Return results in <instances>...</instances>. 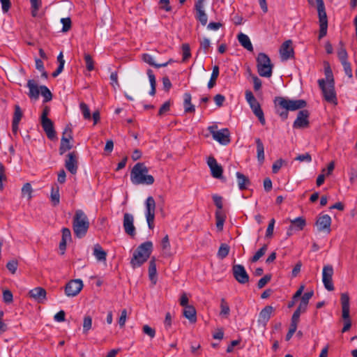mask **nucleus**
I'll return each instance as SVG.
<instances>
[{
  "label": "nucleus",
  "instance_id": "obj_44",
  "mask_svg": "<svg viewBox=\"0 0 357 357\" xmlns=\"http://www.w3.org/2000/svg\"><path fill=\"white\" fill-rule=\"evenodd\" d=\"M215 219H216V227L219 231H222L223 229L224 222L225 220V216L222 214L220 211L215 212Z\"/></svg>",
  "mask_w": 357,
  "mask_h": 357
},
{
  "label": "nucleus",
  "instance_id": "obj_60",
  "mask_svg": "<svg viewBox=\"0 0 357 357\" xmlns=\"http://www.w3.org/2000/svg\"><path fill=\"white\" fill-rule=\"evenodd\" d=\"M111 85L116 90L117 87H119V83L118 81V73L116 71L112 72L110 75Z\"/></svg>",
  "mask_w": 357,
  "mask_h": 357
},
{
  "label": "nucleus",
  "instance_id": "obj_50",
  "mask_svg": "<svg viewBox=\"0 0 357 357\" xmlns=\"http://www.w3.org/2000/svg\"><path fill=\"white\" fill-rule=\"evenodd\" d=\"M22 117V112L19 105H16L15 106V112L13 118V121L15 122V124H19L21 119Z\"/></svg>",
  "mask_w": 357,
  "mask_h": 357
},
{
  "label": "nucleus",
  "instance_id": "obj_2",
  "mask_svg": "<svg viewBox=\"0 0 357 357\" xmlns=\"http://www.w3.org/2000/svg\"><path fill=\"white\" fill-rule=\"evenodd\" d=\"M130 181L134 185H152L155 179L149 174V169L143 162H137L130 172Z\"/></svg>",
  "mask_w": 357,
  "mask_h": 357
},
{
  "label": "nucleus",
  "instance_id": "obj_15",
  "mask_svg": "<svg viewBox=\"0 0 357 357\" xmlns=\"http://www.w3.org/2000/svg\"><path fill=\"white\" fill-rule=\"evenodd\" d=\"M232 272L234 278L240 284H245L249 282V275L243 265H234L232 267Z\"/></svg>",
  "mask_w": 357,
  "mask_h": 357
},
{
  "label": "nucleus",
  "instance_id": "obj_19",
  "mask_svg": "<svg viewBox=\"0 0 357 357\" xmlns=\"http://www.w3.org/2000/svg\"><path fill=\"white\" fill-rule=\"evenodd\" d=\"M331 218L327 214L320 215L316 222L318 230L319 231H324L326 234H329L331 232Z\"/></svg>",
  "mask_w": 357,
  "mask_h": 357
},
{
  "label": "nucleus",
  "instance_id": "obj_32",
  "mask_svg": "<svg viewBox=\"0 0 357 357\" xmlns=\"http://www.w3.org/2000/svg\"><path fill=\"white\" fill-rule=\"evenodd\" d=\"M183 106L185 113H194L195 111V106L191 103L192 96L189 93H185L183 96Z\"/></svg>",
  "mask_w": 357,
  "mask_h": 357
},
{
  "label": "nucleus",
  "instance_id": "obj_1",
  "mask_svg": "<svg viewBox=\"0 0 357 357\" xmlns=\"http://www.w3.org/2000/svg\"><path fill=\"white\" fill-rule=\"evenodd\" d=\"M273 102L275 113L279 115L282 120H286L288 118L289 111H296L307 106V102L304 100H291L282 96L275 97Z\"/></svg>",
  "mask_w": 357,
  "mask_h": 357
},
{
  "label": "nucleus",
  "instance_id": "obj_17",
  "mask_svg": "<svg viewBox=\"0 0 357 357\" xmlns=\"http://www.w3.org/2000/svg\"><path fill=\"white\" fill-rule=\"evenodd\" d=\"M77 153L76 151L69 153L66 155L65 167L72 174H75L78 167Z\"/></svg>",
  "mask_w": 357,
  "mask_h": 357
},
{
  "label": "nucleus",
  "instance_id": "obj_43",
  "mask_svg": "<svg viewBox=\"0 0 357 357\" xmlns=\"http://www.w3.org/2000/svg\"><path fill=\"white\" fill-rule=\"evenodd\" d=\"M268 249L267 245H264L250 259V261L255 263L261 257L264 255Z\"/></svg>",
  "mask_w": 357,
  "mask_h": 357
},
{
  "label": "nucleus",
  "instance_id": "obj_49",
  "mask_svg": "<svg viewBox=\"0 0 357 357\" xmlns=\"http://www.w3.org/2000/svg\"><path fill=\"white\" fill-rule=\"evenodd\" d=\"M92 327V319L90 316H85L83 320V332L87 333Z\"/></svg>",
  "mask_w": 357,
  "mask_h": 357
},
{
  "label": "nucleus",
  "instance_id": "obj_21",
  "mask_svg": "<svg viewBox=\"0 0 357 357\" xmlns=\"http://www.w3.org/2000/svg\"><path fill=\"white\" fill-rule=\"evenodd\" d=\"M46 290L40 287L33 288L29 291V296L39 303H43L46 301Z\"/></svg>",
  "mask_w": 357,
  "mask_h": 357
},
{
  "label": "nucleus",
  "instance_id": "obj_20",
  "mask_svg": "<svg viewBox=\"0 0 357 357\" xmlns=\"http://www.w3.org/2000/svg\"><path fill=\"white\" fill-rule=\"evenodd\" d=\"M292 42L291 40H286L282 43L280 49V54L282 61H287L289 59L294 58V52L291 47Z\"/></svg>",
  "mask_w": 357,
  "mask_h": 357
},
{
  "label": "nucleus",
  "instance_id": "obj_10",
  "mask_svg": "<svg viewBox=\"0 0 357 357\" xmlns=\"http://www.w3.org/2000/svg\"><path fill=\"white\" fill-rule=\"evenodd\" d=\"M146 218L149 228L152 229L154 227L155 202L153 197H148L146 202Z\"/></svg>",
  "mask_w": 357,
  "mask_h": 357
},
{
  "label": "nucleus",
  "instance_id": "obj_54",
  "mask_svg": "<svg viewBox=\"0 0 357 357\" xmlns=\"http://www.w3.org/2000/svg\"><path fill=\"white\" fill-rule=\"evenodd\" d=\"M18 267V261L16 259L9 261L6 264V268L12 273L15 274Z\"/></svg>",
  "mask_w": 357,
  "mask_h": 357
},
{
  "label": "nucleus",
  "instance_id": "obj_27",
  "mask_svg": "<svg viewBox=\"0 0 357 357\" xmlns=\"http://www.w3.org/2000/svg\"><path fill=\"white\" fill-rule=\"evenodd\" d=\"M273 310L274 309L272 306H266L259 312L258 321L266 324L270 319Z\"/></svg>",
  "mask_w": 357,
  "mask_h": 357
},
{
  "label": "nucleus",
  "instance_id": "obj_61",
  "mask_svg": "<svg viewBox=\"0 0 357 357\" xmlns=\"http://www.w3.org/2000/svg\"><path fill=\"white\" fill-rule=\"evenodd\" d=\"M13 296L12 292L8 289L3 290V302H5L6 303H10L13 302Z\"/></svg>",
  "mask_w": 357,
  "mask_h": 357
},
{
  "label": "nucleus",
  "instance_id": "obj_6",
  "mask_svg": "<svg viewBox=\"0 0 357 357\" xmlns=\"http://www.w3.org/2000/svg\"><path fill=\"white\" fill-rule=\"evenodd\" d=\"M257 72L261 77H270L273 73V65L269 56L263 52L258 54L257 59Z\"/></svg>",
  "mask_w": 357,
  "mask_h": 357
},
{
  "label": "nucleus",
  "instance_id": "obj_45",
  "mask_svg": "<svg viewBox=\"0 0 357 357\" xmlns=\"http://www.w3.org/2000/svg\"><path fill=\"white\" fill-rule=\"evenodd\" d=\"M84 59L86 64V68L89 71H92L94 70V61L91 57V56L88 53H84Z\"/></svg>",
  "mask_w": 357,
  "mask_h": 357
},
{
  "label": "nucleus",
  "instance_id": "obj_5",
  "mask_svg": "<svg viewBox=\"0 0 357 357\" xmlns=\"http://www.w3.org/2000/svg\"><path fill=\"white\" fill-rule=\"evenodd\" d=\"M308 1L311 5H314V3H316L317 6L319 22V39L320 40L326 36L328 29V19L324 3L323 0H308Z\"/></svg>",
  "mask_w": 357,
  "mask_h": 357
},
{
  "label": "nucleus",
  "instance_id": "obj_36",
  "mask_svg": "<svg viewBox=\"0 0 357 357\" xmlns=\"http://www.w3.org/2000/svg\"><path fill=\"white\" fill-rule=\"evenodd\" d=\"M147 75L149 77V79L151 84V90L149 91V94L151 96H154L155 94L156 91V80L155 75L153 74V72L152 70L149 69L147 70Z\"/></svg>",
  "mask_w": 357,
  "mask_h": 357
},
{
  "label": "nucleus",
  "instance_id": "obj_4",
  "mask_svg": "<svg viewBox=\"0 0 357 357\" xmlns=\"http://www.w3.org/2000/svg\"><path fill=\"white\" fill-rule=\"evenodd\" d=\"M153 250L151 241H146L139 245L133 253L130 265L133 268L140 267L149 258Z\"/></svg>",
  "mask_w": 357,
  "mask_h": 357
},
{
  "label": "nucleus",
  "instance_id": "obj_35",
  "mask_svg": "<svg viewBox=\"0 0 357 357\" xmlns=\"http://www.w3.org/2000/svg\"><path fill=\"white\" fill-rule=\"evenodd\" d=\"M93 255L98 261H102L106 260L107 253L99 244L95 245Z\"/></svg>",
  "mask_w": 357,
  "mask_h": 357
},
{
  "label": "nucleus",
  "instance_id": "obj_22",
  "mask_svg": "<svg viewBox=\"0 0 357 357\" xmlns=\"http://www.w3.org/2000/svg\"><path fill=\"white\" fill-rule=\"evenodd\" d=\"M207 164L211 169V175L216 178H220L222 176V167L219 165L213 157H209Z\"/></svg>",
  "mask_w": 357,
  "mask_h": 357
},
{
  "label": "nucleus",
  "instance_id": "obj_53",
  "mask_svg": "<svg viewBox=\"0 0 357 357\" xmlns=\"http://www.w3.org/2000/svg\"><path fill=\"white\" fill-rule=\"evenodd\" d=\"M287 162L282 159H278L274 162L272 166V172L273 174H277L282 165H286Z\"/></svg>",
  "mask_w": 357,
  "mask_h": 357
},
{
  "label": "nucleus",
  "instance_id": "obj_52",
  "mask_svg": "<svg viewBox=\"0 0 357 357\" xmlns=\"http://www.w3.org/2000/svg\"><path fill=\"white\" fill-rule=\"evenodd\" d=\"M183 61H186L191 56L190 48L188 44L182 45Z\"/></svg>",
  "mask_w": 357,
  "mask_h": 357
},
{
  "label": "nucleus",
  "instance_id": "obj_64",
  "mask_svg": "<svg viewBox=\"0 0 357 357\" xmlns=\"http://www.w3.org/2000/svg\"><path fill=\"white\" fill-rule=\"evenodd\" d=\"M213 100L215 102V105L218 107H220L223 105V103L225 101V97L222 94H217L214 96Z\"/></svg>",
  "mask_w": 357,
  "mask_h": 357
},
{
  "label": "nucleus",
  "instance_id": "obj_56",
  "mask_svg": "<svg viewBox=\"0 0 357 357\" xmlns=\"http://www.w3.org/2000/svg\"><path fill=\"white\" fill-rule=\"evenodd\" d=\"M61 22L63 24L62 31L67 32L71 28V20L70 17H65L61 19Z\"/></svg>",
  "mask_w": 357,
  "mask_h": 357
},
{
  "label": "nucleus",
  "instance_id": "obj_55",
  "mask_svg": "<svg viewBox=\"0 0 357 357\" xmlns=\"http://www.w3.org/2000/svg\"><path fill=\"white\" fill-rule=\"evenodd\" d=\"M314 291L312 290L310 291L305 292L301 297V304L307 307L310 299L313 296Z\"/></svg>",
  "mask_w": 357,
  "mask_h": 357
},
{
  "label": "nucleus",
  "instance_id": "obj_30",
  "mask_svg": "<svg viewBox=\"0 0 357 357\" xmlns=\"http://www.w3.org/2000/svg\"><path fill=\"white\" fill-rule=\"evenodd\" d=\"M183 315L192 323L195 322L197 320L196 310L192 305H188L184 307Z\"/></svg>",
  "mask_w": 357,
  "mask_h": 357
},
{
  "label": "nucleus",
  "instance_id": "obj_16",
  "mask_svg": "<svg viewBox=\"0 0 357 357\" xmlns=\"http://www.w3.org/2000/svg\"><path fill=\"white\" fill-rule=\"evenodd\" d=\"M204 1L205 0H197L195 3V18L203 26H205L208 22V17L204 11Z\"/></svg>",
  "mask_w": 357,
  "mask_h": 357
},
{
  "label": "nucleus",
  "instance_id": "obj_26",
  "mask_svg": "<svg viewBox=\"0 0 357 357\" xmlns=\"http://www.w3.org/2000/svg\"><path fill=\"white\" fill-rule=\"evenodd\" d=\"M291 225L288 229V235H290V231L294 229L297 230H303L305 226L306 225L305 219L303 217H298L293 220H290Z\"/></svg>",
  "mask_w": 357,
  "mask_h": 357
},
{
  "label": "nucleus",
  "instance_id": "obj_59",
  "mask_svg": "<svg viewBox=\"0 0 357 357\" xmlns=\"http://www.w3.org/2000/svg\"><path fill=\"white\" fill-rule=\"evenodd\" d=\"M142 331L144 334L149 336L151 339L155 336V330L149 325H144L142 327Z\"/></svg>",
  "mask_w": 357,
  "mask_h": 357
},
{
  "label": "nucleus",
  "instance_id": "obj_3",
  "mask_svg": "<svg viewBox=\"0 0 357 357\" xmlns=\"http://www.w3.org/2000/svg\"><path fill=\"white\" fill-rule=\"evenodd\" d=\"M89 220L86 213L81 209L75 211L73 219V229L75 236L78 238L84 237L89 228Z\"/></svg>",
  "mask_w": 357,
  "mask_h": 357
},
{
  "label": "nucleus",
  "instance_id": "obj_13",
  "mask_svg": "<svg viewBox=\"0 0 357 357\" xmlns=\"http://www.w3.org/2000/svg\"><path fill=\"white\" fill-rule=\"evenodd\" d=\"M83 282L80 279L71 280L65 287V294L67 296H77L83 288Z\"/></svg>",
  "mask_w": 357,
  "mask_h": 357
},
{
  "label": "nucleus",
  "instance_id": "obj_31",
  "mask_svg": "<svg viewBox=\"0 0 357 357\" xmlns=\"http://www.w3.org/2000/svg\"><path fill=\"white\" fill-rule=\"evenodd\" d=\"M255 143L257 145V158L258 161L262 164L264 162V146L259 138L255 139Z\"/></svg>",
  "mask_w": 357,
  "mask_h": 357
},
{
  "label": "nucleus",
  "instance_id": "obj_62",
  "mask_svg": "<svg viewBox=\"0 0 357 357\" xmlns=\"http://www.w3.org/2000/svg\"><path fill=\"white\" fill-rule=\"evenodd\" d=\"M127 319V310L126 309H123L121 312V316L119 318L118 323L121 328H123L126 324Z\"/></svg>",
  "mask_w": 357,
  "mask_h": 357
},
{
  "label": "nucleus",
  "instance_id": "obj_41",
  "mask_svg": "<svg viewBox=\"0 0 357 357\" xmlns=\"http://www.w3.org/2000/svg\"><path fill=\"white\" fill-rule=\"evenodd\" d=\"M40 93L44 98L43 102H47L52 99V93L50 90L45 85L40 86Z\"/></svg>",
  "mask_w": 357,
  "mask_h": 357
},
{
  "label": "nucleus",
  "instance_id": "obj_42",
  "mask_svg": "<svg viewBox=\"0 0 357 357\" xmlns=\"http://www.w3.org/2000/svg\"><path fill=\"white\" fill-rule=\"evenodd\" d=\"M33 189L29 183H26L22 188V196L31 199L32 197Z\"/></svg>",
  "mask_w": 357,
  "mask_h": 357
},
{
  "label": "nucleus",
  "instance_id": "obj_9",
  "mask_svg": "<svg viewBox=\"0 0 357 357\" xmlns=\"http://www.w3.org/2000/svg\"><path fill=\"white\" fill-rule=\"evenodd\" d=\"M73 130L70 125H68L64 128L62 137L61 139V143L59 146V154L63 155L67 151L72 149L73 145L70 142L73 140Z\"/></svg>",
  "mask_w": 357,
  "mask_h": 357
},
{
  "label": "nucleus",
  "instance_id": "obj_38",
  "mask_svg": "<svg viewBox=\"0 0 357 357\" xmlns=\"http://www.w3.org/2000/svg\"><path fill=\"white\" fill-rule=\"evenodd\" d=\"M219 67L218 66H214L213 68L212 74L210 78L209 82H208V88L212 89L216 84V79L219 75Z\"/></svg>",
  "mask_w": 357,
  "mask_h": 357
},
{
  "label": "nucleus",
  "instance_id": "obj_40",
  "mask_svg": "<svg viewBox=\"0 0 357 357\" xmlns=\"http://www.w3.org/2000/svg\"><path fill=\"white\" fill-rule=\"evenodd\" d=\"M230 248L226 243H222L218 249L217 256L218 258L223 259H225L229 252Z\"/></svg>",
  "mask_w": 357,
  "mask_h": 357
},
{
  "label": "nucleus",
  "instance_id": "obj_34",
  "mask_svg": "<svg viewBox=\"0 0 357 357\" xmlns=\"http://www.w3.org/2000/svg\"><path fill=\"white\" fill-rule=\"evenodd\" d=\"M50 199L53 206H57L60 202L59 187L54 184L52 186Z\"/></svg>",
  "mask_w": 357,
  "mask_h": 357
},
{
  "label": "nucleus",
  "instance_id": "obj_7",
  "mask_svg": "<svg viewBox=\"0 0 357 357\" xmlns=\"http://www.w3.org/2000/svg\"><path fill=\"white\" fill-rule=\"evenodd\" d=\"M245 99L247 102H248L250 108L252 109V111L255 114V115L258 118L259 122L261 123V125H265L266 120L264 118V112L261 108V105L257 101V100L255 98V96L253 95L252 92L250 91H246L245 93Z\"/></svg>",
  "mask_w": 357,
  "mask_h": 357
},
{
  "label": "nucleus",
  "instance_id": "obj_24",
  "mask_svg": "<svg viewBox=\"0 0 357 357\" xmlns=\"http://www.w3.org/2000/svg\"><path fill=\"white\" fill-rule=\"evenodd\" d=\"M29 88L28 96L31 99L38 100L40 93V86H38L37 83L33 79H29L26 84Z\"/></svg>",
  "mask_w": 357,
  "mask_h": 357
},
{
  "label": "nucleus",
  "instance_id": "obj_23",
  "mask_svg": "<svg viewBox=\"0 0 357 357\" xmlns=\"http://www.w3.org/2000/svg\"><path fill=\"white\" fill-rule=\"evenodd\" d=\"M41 125L47 137L51 140L54 139L56 138V131L52 121L50 119L41 120Z\"/></svg>",
  "mask_w": 357,
  "mask_h": 357
},
{
  "label": "nucleus",
  "instance_id": "obj_18",
  "mask_svg": "<svg viewBox=\"0 0 357 357\" xmlns=\"http://www.w3.org/2000/svg\"><path fill=\"white\" fill-rule=\"evenodd\" d=\"M123 226L125 232L130 236H134L136 234L135 227L134 226V217L132 214L126 213L123 215Z\"/></svg>",
  "mask_w": 357,
  "mask_h": 357
},
{
  "label": "nucleus",
  "instance_id": "obj_33",
  "mask_svg": "<svg viewBox=\"0 0 357 357\" xmlns=\"http://www.w3.org/2000/svg\"><path fill=\"white\" fill-rule=\"evenodd\" d=\"M236 175L239 189L241 190L246 189L250 183L248 177L238 172H236Z\"/></svg>",
  "mask_w": 357,
  "mask_h": 357
},
{
  "label": "nucleus",
  "instance_id": "obj_57",
  "mask_svg": "<svg viewBox=\"0 0 357 357\" xmlns=\"http://www.w3.org/2000/svg\"><path fill=\"white\" fill-rule=\"evenodd\" d=\"M213 202L218 209V211H220L222 209L223 204H222V197L218 195H213L212 196Z\"/></svg>",
  "mask_w": 357,
  "mask_h": 357
},
{
  "label": "nucleus",
  "instance_id": "obj_28",
  "mask_svg": "<svg viewBox=\"0 0 357 357\" xmlns=\"http://www.w3.org/2000/svg\"><path fill=\"white\" fill-rule=\"evenodd\" d=\"M238 40L239 43L247 50L250 52L253 51V46L252 45V43L249 38V37L243 33H240L238 35Z\"/></svg>",
  "mask_w": 357,
  "mask_h": 357
},
{
  "label": "nucleus",
  "instance_id": "obj_14",
  "mask_svg": "<svg viewBox=\"0 0 357 357\" xmlns=\"http://www.w3.org/2000/svg\"><path fill=\"white\" fill-rule=\"evenodd\" d=\"M310 113L306 109L298 112L297 117L293 123V128L296 129L305 128L309 126Z\"/></svg>",
  "mask_w": 357,
  "mask_h": 357
},
{
  "label": "nucleus",
  "instance_id": "obj_46",
  "mask_svg": "<svg viewBox=\"0 0 357 357\" xmlns=\"http://www.w3.org/2000/svg\"><path fill=\"white\" fill-rule=\"evenodd\" d=\"M340 47H339V49L337 50V56H338L339 60L342 63V62L348 61L347 60L348 54H347V52L345 48L342 46V42H340Z\"/></svg>",
  "mask_w": 357,
  "mask_h": 357
},
{
  "label": "nucleus",
  "instance_id": "obj_58",
  "mask_svg": "<svg viewBox=\"0 0 357 357\" xmlns=\"http://www.w3.org/2000/svg\"><path fill=\"white\" fill-rule=\"evenodd\" d=\"M341 63H342V65L343 66L344 71L345 74L349 78H351L353 77V73H352V69H351V63L348 61L342 62Z\"/></svg>",
  "mask_w": 357,
  "mask_h": 357
},
{
  "label": "nucleus",
  "instance_id": "obj_29",
  "mask_svg": "<svg viewBox=\"0 0 357 357\" xmlns=\"http://www.w3.org/2000/svg\"><path fill=\"white\" fill-rule=\"evenodd\" d=\"M157 269H156V264L155 258H153L149 261V277L150 280L153 284H155L157 282Z\"/></svg>",
  "mask_w": 357,
  "mask_h": 357
},
{
  "label": "nucleus",
  "instance_id": "obj_37",
  "mask_svg": "<svg viewBox=\"0 0 357 357\" xmlns=\"http://www.w3.org/2000/svg\"><path fill=\"white\" fill-rule=\"evenodd\" d=\"M220 315L227 318L230 314V308L228 303L225 298H222L220 300Z\"/></svg>",
  "mask_w": 357,
  "mask_h": 357
},
{
  "label": "nucleus",
  "instance_id": "obj_39",
  "mask_svg": "<svg viewBox=\"0 0 357 357\" xmlns=\"http://www.w3.org/2000/svg\"><path fill=\"white\" fill-rule=\"evenodd\" d=\"M324 70L327 84H335L333 72L328 62L324 63Z\"/></svg>",
  "mask_w": 357,
  "mask_h": 357
},
{
  "label": "nucleus",
  "instance_id": "obj_47",
  "mask_svg": "<svg viewBox=\"0 0 357 357\" xmlns=\"http://www.w3.org/2000/svg\"><path fill=\"white\" fill-rule=\"evenodd\" d=\"M31 5V14L33 17L38 15V11L41 6V0H30Z\"/></svg>",
  "mask_w": 357,
  "mask_h": 357
},
{
  "label": "nucleus",
  "instance_id": "obj_12",
  "mask_svg": "<svg viewBox=\"0 0 357 357\" xmlns=\"http://www.w3.org/2000/svg\"><path fill=\"white\" fill-rule=\"evenodd\" d=\"M333 268L331 265H325L322 271V282L324 287L329 291L334 290L333 282Z\"/></svg>",
  "mask_w": 357,
  "mask_h": 357
},
{
  "label": "nucleus",
  "instance_id": "obj_48",
  "mask_svg": "<svg viewBox=\"0 0 357 357\" xmlns=\"http://www.w3.org/2000/svg\"><path fill=\"white\" fill-rule=\"evenodd\" d=\"M79 108L83 114L84 118L85 119H90L91 116L90 109H89L88 105L85 102H82L79 104Z\"/></svg>",
  "mask_w": 357,
  "mask_h": 357
},
{
  "label": "nucleus",
  "instance_id": "obj_11",
  "mask_svg": "<svg viewBox=\"0 0 357 357\" xmlns=\"http://www.w3.org/2000/svg\"><path fill=\"white\" fill-rule=\"evenodd\" d=\"M208 130L213 136V138L222 145H227L230 142V132L227 128H223L220 130H215L214 126L208 127Z\"/></svg>",
  "mask_w": 357,
  "mask_h": 357
},
{
  "label": "nucleus",
  "instance_id": "obj_8",
  "mask_svg": "<svg viewBox=\"0 0 357 357\" xmlns=\"http://www.w3.org/2000/svg\"><path fill=\"white\" fill-rule=\"evenodd\" d=\"M318 84L322 91L325 100L328 102L337 105V99L335 91V84H326L324 79H319Z\"/></svg>",
  "mask_w": 357,
  "mask_h": 357
},
{
  "label": "nucleus",
  "instance_id": "obj_51",
  "mask_svg": "<svg viewBox=\"0 0 357 357\" xmlns=\"http://www.w3.org/2000/svg\"><path fill=\"white\" fill-rule=\"evenodd\" d=\"M142 59L145 63L149 64L150 66H152L157 68H160V66H158L159 63H156L154 61L153 57L149 54H144L142 55Z\"/></svg>",
  "mask_w": 357,
  "mask_h": 357
},
{
  "label": "nucleus",
  "instance_id": "obj_25",
  "mask_svg": "<svg viewBox=\"0 0 357 357\" xmlns=\"http://www.w3.org/2000/svg\"><path fill=\"white\" fill-rule=\"evenodd\" d=\"M341 304L342 310V318L344 321L349 319V296L348 293L341 294Z\"/></svg>",
  "mask_w": 357,
  "mask_h": 357
},
{
  "label": "nucleus",
  "instance_id": "obj_63",
  "mask_svg": "<svg viewBox=\"0 0 357 357\" xmlns=\"http://www.w3.org/2000/svg\"><path fill=\"white\" fill-rule=\"evenodd\" d=\"M271 279V275H266L263 278H261L257 283V287L259 289L263 288L268 282H270Z\"/></svg>",
  "mask_w": 357,
  "mask_h": 357
}]
</instances>
